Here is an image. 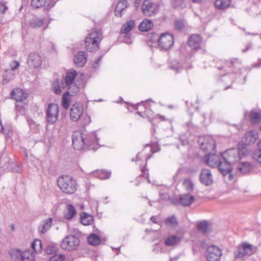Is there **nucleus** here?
<instances>
[{
  "instance_id": "bb28decb",
  "label": "nucleus",
  "mask_w": 261,
  "mask_h": 261,
  "mask_svg": "<svg viewBox=\"0 0 261 261\" xmlns=\"http://www.w3.org/2000/svg\"><path fill=\"white\" fill-rule=\"evenodd\" d=\"M93 219L92 215L83 212L81 215L80 222L84 225H90L93 224Z\"/></svg>"
},
{
  "instance_id": "a211bd4d",
  "label": "nucleus",
  "mask_w": 261,
  "mask_h": 261,
  "mask_svg": "<svg viewBox=\"0 0 261 261\" xmlns=\"http://www.w3.org/2000/svg\"><path fill=\"white\" fill-rule=\"evenodd\" d=\"M201 182L205 186L211 185L213 181V177L210 169H203L199 175Z\"/></svg>"
},
{
  "instance_id": "f3484780",
  "label": "nucleus",
  "mask_w": 261,
  "mask_h": 261,
  "mask_svg": "<svg viewBox=\"0 0 261 261\" xmlns=\"http://www.w3.org/2000/svg\"><path fill=\"white\" fill-rule=\"evenodd\" d=\"M55 0H31V5L34 8L44 7L49 10L55 5Z\"/></svg>"
},
{
  "instance_id": "a18cd8bd",
  "label": "nucleus",
  "mask_w": 261,
  "mask_h": 261,
  "mask_svg": "<svg viewBox=\"0 0 261 261\" xmlns=\"http://www.w3.org/2000/svg\"><path fill=\"white\" fill-rule=\"evenodd\" d=\"M183 185L186 190L189 192H191L193 191L194 184L190 179H185L183 182Z\"/></svg>"
},
{
  "instance_id": "0eeeda50",
  "label": "nucleus",
  "mask_w": 261,
  "mask_h": 261,
  "mask_svg": "<svg viewBox=\"0 0 261 261\" xmlns=\"http://www.w3.org/2000/svg\"><path fill=\"white\" fill-rule=\"evenodd\" d=\"M76 75V72L75 70L68 71L63 82L61 83L63 87L65 85V87H67V89L71 93V95L76 94L79 91V87L74 83Z\"/></svg>"
},
{
  "instance_id": "7ed1b4c3",
  "label": "nucleus",
  "mask_w": 261,
  "mask_h": 261,
  "mask_svg": "<svg viewBox=\"0 0 261 261\" xmlns=\"http://www.w3.org/2000/svg\"><path fill=\"white\" fill-rule=\"evenodd\" d=\"M102 39L101 30H93L85 38V47L89 51H95L99 48V44Z\"/></svg>"
},
{
  "instance_id": "e433bc0d",
  "label": "nucleus",
  "mask_w": 261,
  "mask_h": 261,
  "mask_svg": "<svg viewBox=\"0 0 261 261\" xmlns=\"http://www.w3.org/2000/svg\"><path fill=\"white\" fill-rule=\"evenodd\" d=\"M35 257L31 250H27L23 252L21 256V261H35Z\"/></svg>"
},
{
  "instance_id": "6ab92c4d",
  "label": "nucleus",
  "mask_w": 261,
  "mask_h": 261,
  "mask_svg": "<svg viewBox=\"0 0 261 261\" xmlns=\"http://www.w3.org/2000/svg\"><path fill=\"white\" fill-rule=\"evenodd\" d=\"M181 241L180 236L173 234L168 236L164 240V244L167 247H175L178 245Z\"/></svg>"
},
{
  "instance_id": "cd10ccee",
  "label": "nucleus",
  "mask_w": 261,
  "mask_h": 261,
  "mask_svg": "<svg viewBox=\"0 0 261 261\" xmlns=\"http://www.w3.org/2000/svg\"><path fill=\"white\" fill-rule=\"evenodd\" d=\"M257 138V133L253 130L247 132L245 135V142L248 144L254 143Z\"/></svg>"
},
{
  "instance_id": "473e14b6",
  "label": "nucleus",
  "mask_w": 261,
  "mask_h": 261,
  "mask_svg": "<svg viewBox=\"0 0 261 261\" xmlns=\"http://www.w3.org/2000/svg\"><path fill=\"white\" fill-rule=\"evenodd\" d=\"M231 0H215V6L217 9L224 10L229 7Z\"/></svg>"
},
{
  "instance_id": "13d9d810",
  "label": "nucleus",
  "mask_w": 261,
  "mask_h": 261,
  "mask_svg": "<svg viewBox=\"0 0 261 261\" xmlns=\"http://www.w3.org/2000/svg\"><path fill=\"white\" fill-rule=\"evenodd\" d=\"M252 45V43L250 42V43H248L247 45L246 48L242 50V52L245 53V52L247 51L251 47Z\"/></svg>"
},
{
  "instance_id": "69168bd1",
  "label": "nucleus",
  "mask_w": 261,
  "mask_h": 261,
  "mask_svg": "<svg viewBox=\"0 0 261 261\" xmlns=\"http://www.w3.org/2000/svg\"><path fill=\"white\" fill-rule=\"evenodd\" d=\"M101 57H100L98 59H96L95 61V64H98L99 61L101 60Z\"/></svg>"
},
{
  "instance_id": "f257e3e1",
  "label": "nucleus",
  "mask_w": 261,
  "mask_h": 261,
  "mask_svg": "<svg viewBox=\"0 0 261 261\" xmlns=\"http://www.w3.org/2000/svg\"><path fill=\"white\" fill-rule=\"evenodd\" d=\"M72 145L76 150L84 148L89 150H97L98 147V139L94 132H89L86 130L75 132L72 136Z\"/></svg>"
},
{
  "instance_id": "f704fd0d",
  "label": "nucleus",
  "mask_w": 261,
  "mask_h": 261,
  "mask_svg": "<svg viewBox=\"0 0 261 261\" xmlns=\"http://www.w3.org/2000/svg\"><path fill=\"white\" fill-rule=\"evenodd\" d=\"M23 252L18 249H13L10 251V255L12 260H21V256Z\"/></svg>"
},
{
  "instance_id": "412c9836",
  "label": "nucleus",
  "mask_w": 261,
  "mask_h": 261,
  "mask_svg": "<svg viewBox=\"0 0 261 261\" xmlns=\"http://www.w3.org/2000/svg\"><path fill=\"white\" fill-rule=\"evenodd\" d=\"M201 37L199 35H192L188 40V44L193 49H199L201 43Z\"/></svg>"
},
{
  "instance_id": "72a5a7b5",
  "label": "nucleus",
  "mask_w": 261,
  "mask_h": 261,
  "mask_svg": "<svg viewBox=\"0 0 261 261\" xmlns=\"http://www.w3.org/2000/svg\"><path fill=\"white\" fill-rule=\"evenodd\" d=\"M44 21V18L33 17L30 20L29 25L32 28H38L43 25Z\"/></svg>"
},
{
  "instance_id": "aec40b11",
  "label": "nucleus",
  "mask_w": 261,
  "mask_h": 261,
  "mask_svg": "<svg viewBox=\"0 0 261 261\" xmlns=\"http://www.w3.org/2000/svg\"><path fill=\"white\" fill-rule=\"evenodd\" d=\"M87 53L86 51H79L74 58V62L76 66L83 67L87 62Z\"/></svg>"
},
{
  "instance_id": "2eb2a0df",
  "label": "nucleus",
  "mask_w": 261,
  "mask_h": 261,
  "mask_svg": "<svg viewBox=\"0 0 261 261\" xmlns=\"http://www.w3.org/2000/svg\"><path fill=\"white\" fill-rule=\"evenodd\" d=\"M83 108L80 103H75L71 107L70 112V116L71 119L74 122H76L80 119L83 116Z\"/></svg>"
},
{
  "instance_id": "6e6552de",
  "label": "nucleus",
  "mask_w": 261,
  "mask_h": 261,
  "mask_svg": "<svg viewBox=\"0 0 261 261\" xmlns=\"http://www.w3.org/2000/svg\"><path fill=\"white\" fill-rule=\"evenodd\" d=\"M80 243L78 238L75 236H67L64 238L61 242V248L65 250L70 251L75 250Z\"/></svg>"
},
{
  "instance_id": "f8f14e48",
  "label": "nucleus",
  "mask_w": 261,
  "mask_h": 261,
  "mask_svg": "<svg viewBox=\"0 0 261 261\" xmlns=\"http://www.w3.org/2000/svg\"><path fill=\"white\" fill-rule=\"evenodd\" d=\"M11 97L16 100V102H23L24 105H27V94L20 88L13 89L10 93Z\"/></svg>"
},
{
  "instance_id": "e2e57ef3",
  "label": "nucleus",
  "mask_w": 261,
  "mask_h": 261,
  "mask_svg": "<svg viewBox=\"0 0 261 261\" xmlns=\"http://www.w3.org/2000/svg\"><path fill=\"white\" fill-rule=\"evenodd\" d=\"M85 118L86 120V123H89L90 122V117L89 116H85Z\"/></svg>"
},
{
  "instance_id": "0e129e2a",
  "label": "nucleus",
  "mask_w": 261,
  "mask_h": 261,
  "mask_svg": "<svg viewBox=\"0 0 261 261\" xmlns=\"http://www.w3.org/2000/svg\"><path fill=\"white\" fill-rule=\"evenodd\" d=\"M233 178V175L229 173V174L228 175L229 180H232Z\"/></svg>"
},
{
  "instance_id": "5701e85b",
  "label": "nucleus",
  "mask_w": 261,
  "mask_h": 261,
  "mask_svg": "<svg viewBox=\"0 0 261 261\" xmlns=\"http://www.w3.org/2000/svg\"><path fill=\"white\" fill-rule=\"evenodd\" d=\"M232 166V165L228 162L222 160L221 162H219V164L217 167H218L221 174L225 176L226 174L231 172Z\"/></svg>"
},
{
  "instance_id": "7c9ffc66",
  "label": "nucleus",
  "mask_w": 261,
  "mask_h": 261,
  "mask_svg": "<svg viewBox=\"0 0 261 261\" xmlns=\"http://www.w3.org/2000/svg\"><path fill=\"white\" fill-rule=\"evenodd\" d=\"M153 23L148 19L143 20L139 25V30L141 32H147L152 28Z\"/></svg>"
},
{
  "instance_id": "58836bf2",
  "label": "nucleus",
  "mask_w": 261,
  "mask_h": 261,
  "mask_svg": "<svg viewBox=\"0 0 261 261\" xmlns=\"http://www.w3.org/2000/svg\"><path fill=\"white\" fill-rule=\"evenodd\" d=\"M111 172L99 170L95 171L94 172V175L100 179H105L109 178L111 176Z\"/></svg>"
},
{
  "instance_id": "9d476101",
  "label": "nucleus",
  "mask_w": 261,
  "mask_h": 261,
  "mask_svg": "<svg viewBox=\"0 0 261 261\" xmlns=\"http://www.w3.org/2000/svg\"><path fill=\"white\" fill-rule=\"evenodd\" d=\"M59 112V106L55 103H50L46 112L47 121L50 124H54L58 118Z\"/></svg>"
},
{
  "instance_id": "4468645a",
  "label": "nucleus",
  "mask_w": 261,
  "mask_h": 261,
  "mask_svg": "<svg viewBox=\"0 0 261 261\" xmlns=\"http://www.w3.org/2000/svg\"><path fill=\"white\" fill-rule=\"evenodd\" d=\"M44 58L36 53H32L30 54L27 60V63L29 66L34 68L40 67Z\"/></svg>"
},
{
  "instance_id": "4be33fe9",
  "label": "nucleus",
  "mask_w": 261,
  "mask_h": 261,
  "mask_svg": "<svg viewBox=\"0 0 261 261\" xmlns=\"http://www.w3.org/2000/svg\"><path fill=\"white\" fill-rule=\"evenodd\" d=\"M244 117L245 118H249L252 123L257 124L261 121L260 114L254 111L246 112L244 113Z\"/></svg>"
},
{
  "instance_id": "4d7b16f0",
  "label": "nucleus",
  "mask_w": 261,
  "mask_h": 261,
  "mask_svg": "<svg viewBox=\"0 0 261 261\" xmlns=\"http://www.w3.org/2000/svg\"><path fill=\"white\" fill-rule=\"evenodd\" d=\"M19 66V63L17 61H14L10 64L11 69L13 70L17 69Z\"/></svg>"
},
{
  "instance_id": "f03ea898",
  "label": "nucleus",
  "mask_w": 261,
  "mask_h": 261,
  "mask_svg": "<svg viewBox=\"0 0 261 261\" xmlns=\"http://www.w3.org/2000/svg\"><path fill=\"white\" fill-rule=\"evenodd\" d=\"M247 154L246 148H231L222 154V159L231 165L239 162Z\"/></svg>"
},
{
  "instance_id": "774afa93",
  "label": "nucleus",
  "mask_w": 261,
  "mask_h": 261,
  "mask_svg": "<svg viewBox=\"0 0 261 261\" xmlns=\"http://www.w3.org/2000/svg\"><path fill=\"white\" fill-rule=\"evenodd\" d=\"M257 66H261V59H258V63Z\"/></svg>"
},
{
  "instance_id": "ea45409f",
  "label": "nucleus",
  "mask_w": 261,
  "mask_h": 261,
  "mask_svg": "<svg viewBox=\"0 0 261 261\" xmlns=\"http://www.w3.org/2000/svg\"><path fill=\"white\" fill-rule=\"evenodd\" d=\"M88 242L93 246H96L100 243L99 237L95 233L91 234L88 238Z\"/></svg>"
},
{
  "instance_id": "423d86ee",
  "label": "nucleus",
  "mask_w": 261,
  "mask_h": 261,
  "mask_svg": "<svg viewBox=\"0 0 261 261\" xmlns=\"http://www.w3.org/2000/svg\"><path fill=\"white\" fill-rule=\"evenodd\" d=\"M256 248L247 243H243L239 246L234 252V256L236 259L244 260L246 258L256 252Z\"/></svg>"
},
{
  "instance_id": "a878e982",
  "label": "nucleus",
  "mask_w": 261,
  "mask_h": 261,
  "mask_svg": "<svg viewBox=\"0 0 261 261\" xmlns=\"http://www.w3.org/2000/svg\"><path fill=\"white\" fill-rule=\"evenodd\" d=\"M76 214L75 207L71 204H67L64 211V218L66 220H71Z\"/></svg>"
},
{
  "instance_id": "20e7f679",
  "label": "nucleus",
  "mask_w": 261,
  "mask_h": 261,
  "mask_svg": "<svg viewBox=\"0 0 261 261\" xmlns=\"http://www.w3.org/2000/svg\"><path fill=\"white\" fill-rule=\"evenodd\" d=\"M150 38V41H156L158 46L165 50L169 49L174 43L173 35L169 33H162L160 37L156 34H152Z\"/></svg>"
},
{
  "instance_id": "c756f323",
  "label": "nucleus",
  "mask_w": 261,
  "mask_h": 261,
  "mask_svg": "<svg viewBox=\"0 0 261 261\" xmlns=\"http://www.w3.org/2000/svg\"><path fill=\"white\" fill-rule=\"evenodd\" d=\"M52 223L53 219L51 218L42 221L39 226L40 232L41 233L46 232L51 226Z\"/></svg>"
},
{
  "instance_id": "b1692460",
  "label": "nucleus",
  "mask_w": 261,
  "mask_h": 261,
  "mask_svg": "<svg viewBox=\"0 0 261 261\" xmlns=\"http://www.w3.org/2000/svg\"><path fill=\"white\" fill-rule=\"evenodd\" d=\"M251 169L252 166L248 162H242L237 166V171L242 174H247L249 173Z\"/></svg>"
},
{
  "instance_id": "c9c22d12",
  "label": "nucleus",
  "mask_w": 261,
  "mask_h": 261,
  "mask_svg": "<svg viewBox=\"0 0 261 261\" xmlns=\"http://www.w3.org/2000/svg\"><path fill=\"white\" fill-rule=\"evenodd\" d=\"M70 93L71 94L69 90H68L66 93L63 94L62 98V105L65 109H68L70 105Z\"/></svg>"
},
{
  "instance_id": "9b49d317",
  "label": "nucleus",
  "mask_w": 261,
  "mask_h": 261,
  "mask_svg": "<svg viewBox=\"0 0 261 261\" xmlns=\"http://www.w3.org/2000/svg\"><path fill=\"white\" fill-rule=\"evenodd\" d=\"M221 255V250L218 246L211 245L207 247L206 256L208 261H219Z\"/></svg>"
},
{
  "instance_id": "1a4fd4ad",
  "label": "nucleus",
  "mask_w": 261,
  "mask_h": 261,
  "mask_svg": "<svg viewBox=\"0 0 261 261\" xmlns=\"http://www.w3.org/2000/svg\"><path fill=\"white\" fill-rule=\"evenodd\" d=\"M200 148L204 152L214 150L216 148L215 140L210 136L201 137L198 140Z\"/></svg>"
},
{
  "instance_id": "de8ad7c7",
  "label": "nucleus",
  "mask_w": 261,
  "mask_h": 261,
  "mask_svg": "<svg viewBox=\"0 0 261 261\" xmlns=\"http://www.w3.org/2000/svg\"><path fill=\"white\" fill-rule=\"evenodd\" d=\"M65 256L63 254H55L51 256L49 261H63Z\"/></svg>"
},
{
  "instance_id": "79ce46f5",
  "label": "nucleus",
  "mask_w": 261,
  "mask_h": 261,
  "mask_svg": "<svg viewBox=\"0 0 261 261\" xmlns=\"http://www.w3.org/2000/svg\"><path fill=\"white\" fill-rule=\"evenodd\" d=\"M258 149L252 154L253 159L261 163V140L258 143Z\"/></svg>"
},
{
  "instance_id": "2f4dec72",
  "label": "nucleus",
  "mask_w": 261,
  "mask_h": 261,
  "mask_svg": "<svg viewBox=\"0 0 261 261\" xmlns=\"http://www.w3.org/2000/svg\"><path fill=\"white\" fill-rule=\"evenodd\" d=\"M135 25L134 20H130L123 24L121 29V32L122 34H127L132 30Z\"/></svg>"
},
{
  "instance_id": "ddd939ff",
  "label": "nucleus",
  "mask_w": 261,
  "mask_h": 261,
  "mask_svg": "<svg viewBox=\"0 0 261 261\" xmlns=\"http://www.w3.org/2000/svg\"><path fill=\"white\" fill-rule=\"evenodd\" d=\"M222 159V154H216L208 153L203 158V161L208 166L213 167L216 168L219 164V162H221Z\"/></svg>"
},
{
  "instance_id": "39448f33",
  "label": "nucleus",
  "mask_w": 261,
  "mask_h": 261,
  "mask_svg": "<svg viewBox=\"0 0 261 261\" xmlns=\"http://www.w3.org/2000/svg\"><path fill=\"white\" fill-rule=\"evenodd\" d=\"M58 185L60 189L67 194H72L76 190V182L70 176H62L58 178Z\"/></svg>"
},
{
  "instance_id": "680f3d73",
  "label": "nucleus",
  "mask_w": 261,
  "mask_h": 261,
  "mask_svg": "<svg viewBox=\"0 0 261 261\" xmlns=\"http://www.w3.org/2000/svg\"><path fill=\"white\" fill-rule=\"evenodd\" d=\"M157 117L158 118H159L161 120H163V121H164V120H166L164 116L160 115H158Z\"/></svg>"
},
{
  "instance_id": "c03bdc74",
  "label": "nucleus",
  "mask_w": 261,
  "mask_h": 261,
  "mask_svg": "<svg viewBox=\"0 0 261 261\" xmlns=\"http://www.w3.org/2000/svg\"><path fill=\"white\" fill-rule=\"evenodd\" d=\"M164 222L166 225L172 227L176 226L177 224L176 219L174 216L165 219Z\"/></svg>"
},
{
  "instance_id": "bf43d9fd",
  "label": "nucleus",
  "mask_w": 261,
  "mask_h": 261,
  "mask_svg": "<svg viewBox=\"0 0 261 261\" xmlns=\"http://www.w3.org/2000/svg\"><path fill=\"white\" fill-rule=\"evenodd\" d=\"M7 21V19L4 16L0 15V24H4Z\"/></svg>"
},
{
  "instance_id": "4c0bfd02",
  "label": "nucleus",
  "mask_w": 261,
  "mask_h": 261,
  "mask_svg": "<svg viewBox=\"0 0 261 261\" xmlns=\"http://www.w3.org/2000/svg\"><path fill=\"white\" fill-rule=\"evenodd\" d=\"M197 228L203 233H206L209 230V225L206 221H202L197 223Z\"/></svg>"
},
{
  "instance_id": "338daca9",
  "label": "nucleus",
  "mask_w": 261,
  "mask_h": 261,
  "mask_svg": "<svg viewBox=\"0 0 261 261\" xmlns=\"http://www.w3.org/2000/svg\"><path fill=\"white\" fill-rule=\"evenodd\" d=\"M141 0H135V5H139L141 3Z\"/></svg>"
},
{
  "instance_id": "dca6fc26",
  "label": "nucleus",
  "mask_w": 261,
  "mask_h": 261,
  "mask_svg": "<svg viewBox=\"0 0 261 261\" xmlns=\"http://www.w3.org/2000/svg\"><path fill=\"white\" fill-rule=\"evenodd\" d=\"M142 13L146 16H151L156 12L155 5L150 0H145L141 6Z\"/></svg>"
},
{
  "instance_id": "8fccbe9b",
  "label": "nucleus",
  "mask_w": 261,
  "mask_h": 261,
  "mask_svg": "<svg viewBox=\"0 0 261 261\" xmlns=\"http://www.w3.org/2000/svg\"><path fill=\"white\" fill-rule=\"evenodd\" d=\"M19 103L20 102H16L15 105L16 113L22 114L24 112V107L26 105H24L23 102H21V104H20Z\"/></svg>"
},
{
  "instance_id": "5fc2aeb1",
  "label": "nucleus",
  "mask_w": 261,
  "mask_h": 261,
  "mask_svg": "<svg viewBox=\"0 0 261 261\" xmlns=\"http://www.w3.org/2000/svg\"><path fill=\"white\" fill-rule=\"evenodd\" d=\"M141 171L142 174H141V176L144 177L148 179V181L150 182V180L148 178L149 177V172L148 170L146 168L145 166H144L141 168Z\"/></svg>"
},
{
  "instance_id": "3c124183",
  "label": "nucleus",
  "mask_w": 261,
  "mask_h": 261,
  "mask_svg": "<svg viewBox=\"0 0 261 261\" xmlns=\"http://www.w3.org/2000/svg\"><path fill=\"white\" fill-rule=\"evenodd\" d=\"M185 27L184 21L181 19L176 20L175 22V28L176 30H181Z\"/></svg>"
},
{
  "instance_id": "603ef678",
  "label": "nucleus",
  "mask_w": 261,
  "mask_h": 261,
  "mask_svg": "<svg viewBox=\"0 0 261 261\" xmlns=\"http://www.w3.org/2000/svg\"><path fill=\"white\" fill-rule=\"evenodd\" d=\"M8 8L7 6L6 3H0V15L4 16L6 14L8 11Z\"/></svg>"
},
{
  "instance_id": "09e8293b",
  "label": "nucleus",
  "mask_w": 261,
  "mask_h": 261,
  "mask_svg": "<svg viewBox=\"0 0 261 261\" xmlns=\"http://www.w3.org/2000/svg\"><path fill=\"white\" fill-rule=\"evenodd\" d=\"M53 89L54 90V92L56 94H60L62 92L61 86L59 85V80H57L55 83L53 84Z\"/></svg>"
},
{
  "instance_id": "49530a36",
  "label": "nucleus",
  "mask_w": 261,
  "mask_h": 261,
  "mask_svg": "<svg viewBox=\"0 0 261 261\" xmlns=\"http://www.w3.org/2000/svg\"><path fill=\"white\" fill-rule=\"evenodd\" d=\"M27 119L30 129L34 131H36L38 129V125L32 118L27 117Z\"/></svg>"
},
{
  "instance_id": "c85d7f7f",
  "label": "nucleus",
  "mask_w": 261,
  "mask_h": 261,
  "mask_svg": "<svg viewBox=\"0 0 261 261\" xmlns=\"http://www.w3.org/2000/svg\"><path fill=\"white\" fill-rule=\"evenodd\" d=\"M195 199L194 196L190 194H184L181 195L179 201L184 206H189L194 202Z\"/></svg>"
},
{
  "instance_id": "6e6d98bb",
  "label": "nucleus",
  "mask_w": 261,
  "mask_h": 261,
  "mask_svg": "<svg viewBox=\"0 0 261 261\" xmlns=\"http://www.w3.org/2000/svg\"><path fill=\"white\" fill-rule=\"evenodd\" d=\"M239 62V60L237 58L231 59L228 61H226L225 64L227 66H231L234 65V63H237Z\"/></svg>"
},
{
  "instance_id": "37998d69",
  "label": "nucleus",
  "mask_w": 261,
  "mask_h": 261,
  "mask_svg": "<svg viewBox=\"0 0 261 261\" xmlns=\"http://www.w3.org/2000/svg\"><path fill=\"white\" fill-rule=\"evenodd\" d=\"M136 109L138 110L137 113L140 116H142V114L144 113H148L147 111H149V109L146 106L145 102L143 101L138 105Z\"/></svg>"
},
{
  "instance_id": "864d4df0",
  "label": "nucleus",
  "mask_w": 261,
  "mask_h": 261,
  "mask_svg": "<svg viewBox=\"0 0 261 261\" xmlns=\"http://www.w3.org/2000/svg\"><path fill=\"white\" fill-rule=\"evenodd\" d=\"M56 251V248L53 246H48L45 249V252L47 254H55Z\"/></svg>"
},
{
  "instance_id": "a19ab883",
  "label": "nucleus",
  "mask_w": 261,
  "mask_h": 261,
  "mask_svg": "<svg viewBox=\"0 0 261 261\" xmlns=\"http://www.w3.org/2000/svg\"><path fill=\"white\" fill-rule=\"evenodd\" d=\"M32 248L36 253H39L42 249V242L39 239H36L32 243Z\"/></svg>"
},
{
  "instance_id": "393cba45",
  "label": "nucleus",
  "mask_w": 261,
  "mask_h": 261,
  "mask_svg": "<svg viewBox=\"0 0 261 261\" xmlns=\"http://www.w3.org/2000/svg\"><path fill=\"white\" fill-rule=\"evenodd\" d=\"M127 0H120L117 4L115 14L116 16L121 17L122 12L128 7Z\"/></svg>"
},
{
  "instance_id": "052dcab7",
  "label": "nucleus",
  "mask_w": 261,
  "mask_h": 261,
  "mask_svg": "<svg viewBox=\"0 0 261 261\" xmlns=\"http://www.w3.org/2000/svg\"><path fill=\"white\" fill-rule=\"evenodd\" d=\"M150 220L154 223H157V218L155 216H152L150 218Z\"/></svg>"
}]
</instances>
